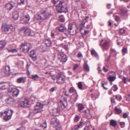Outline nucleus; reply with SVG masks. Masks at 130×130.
Wrapping results in <instances>:
<instances>
[{"instance_id": "nucleus-7", "label": "nucleus", "mask_w": 130, "mask_h": 130, "mask_svg": "<svg viewBox=\"0 0 130 130\" xmlns=\"http://www.w3.org/2000/svg\"><path fill=\"white\" fill-rule=\"evenodd\" d=\"M74 26L75 25L72 24H69L68 26V33L69 32L72 35H74L76 33L77 28H74Z\"/></svg>"}, {"instance_id": "nucleus-19", "label": "nucleus", "mask_w": 130, "mask_h": 130, "mask_svg": "<svg viewBox=\"0 0 130 130\" xmlns=\"http://www.w3.org/2000/svg\"><path fill=\"white\" fill-rule=\"evenodd\" d=\"M9 25L4 23L2 25V29L3 31L7 32L9 30Z\"/></svg>"}, {"instance_id": "nucleus-32", "label": "nucleus", "mask_w": 130, "mask_h": 130, "mask_svg": "<svg viewBox=\"0 0 130 130\" xmlns=\"http://www.w3.org/2000/svg\"><path fill=\"white\" fill-rule=\"evenodd\" d=\"M115 111L116 113L117 114L121 113L122 111V110L118 108L116 106L115 107Z\"/></svg>"}, {"instance_id": "nucleus-45", "label": "nucleus", "mask_w": 130, "mask_h": 130, "mask_svg": "<svg viewBox=\"0 0 130 130\" xmlns=\"http://www.w3.org/2000/svg\"><path fill=\"white\" fill-rule=\"evenodd\" d=\"M6 89L5 85L2 83H0V89L3 90Z\"/></svg>"}, {"instance_id": "nucleus-36", "label": "nucleus", "mask_w": 130, "mask_h": 130, "mask_svg": "<svg viewBox=\"0 0 130 130\" xmlns=\"http://www.w3.org/2000/svg\"><path fill=\"white\" fill-rule=\"evenodd\" d=\"M8 52H11L12 53L15 52H17V50L15 48L14 49H7Z\"/></svg>"}, {"instance_id": "nucleus-24", "label": "nucleus", "mask_w": 130, "mask_h": 130, "mask_svg": "<svg viewBox=\"0 0 130 130\" xmlns=\"http://www.w3.org/2000/svg\"><path fill=\"white\" fill-rule=\"evenodd\" d=\"M15 101V100L13 98L11 97L7 98L5 100L6 102L8 104L12 103Z\"/></svg>"}, {"instance_id": "nucleus-22", "label": "nucleus", "mask_w": 130, "mask_h": 130, "mask_svg": "<svg viewBox=\"0 0 130 130\" xmlns=\"http://www.w3.org/2000/svg\"><path fill=\"white\" fill-rule=\"evenodd\" d=\"M51 124L54 125L55 126H57L59 123V121L55 118H52L51 120Z\"/></svg>"}, {"instance_id": "nucleus-8", "label": "nucleus", "mask_w": 130, "mask_h": 130, "mask_svg": "<svg viewBox=\"0 0 130 130\" xmlns=\"http://www.w3.org/2000/svg\"><path fill=\"white\" fill-rule=\"evenodd\" d=\"M62 98H63V100H60V102L59 103V107L60 109H64L67 105V98L62 97Z\"/></svg>"}, {"instance_id": "nucleus-34", "label": "nucleus", "mask_w": 130, "mask_h": 130, "mask_svg": "<svg viewBox=\"0 0 130 130\" xmlns=\"http://www.w3.org/2000/svg\"><path fill=\"white\" fill-rule=\"evenodd\" d=\"M84 107L83 105L81 104H79L78 105V110L79 111H80L83 110Z\"/></svg>"}, {"instance_id": "nucleus-50", "label": "nucleus", "mask_w": 130, "mask_h": 130, "mask_svg": "<svg viewBox=\"0 0 130 130\" xmlns=\"http://www.w3.org/2000/svg\"><path fill=\"white\" fill-rule=\"evenodd\" d=\"M120 124L122 128L124 127L125 125V123L124 122H121L120 123Z\"/></svg>"}, {"instance_id": "nucleus-40", "label": "nucleus", "mask_w": 130, "mask_h": 130, "mask_svg": "<svg viewBox=\"0 0 130 130\" xmlns=\"http://www.w3.org/2000/svg\"><path fill=\"white\" fill-rule=\"evenodd\" d=\"M80 119V117L78 115H76L74 119V121L75 122H78Z\"/></svg>"}, {"instance_id": "nucleus-4", "label": "nucleus", "mask_w": 130, "mask_h": 130, "mask_svg": "<svg viewBox=\"0 0 130 130\" xmlns=\"http://www.w3.org/2000/svg\"><path fill=\"white\" fill-rule=\"evenodd\" d=\"M13 112V110H6L3 113L0 112L1 116L6 121H8L11 118Z\"/></svg>"}, {"instance_id": "nucleus-29", "label": "nucleus", "mask_w": 130, "mask_h": 130, "mask_svg": "<svg viewBox=\"0 0 130 130\" xmlns=\"http://www.w3.org/2000/svg\"><path fill=\"white\" fill-rule=\"evenodd\" d=\"M25 82V79L23 77L19 78L17 79V82L18 83H24Z\"/></svg>"}, {"instance_id": "nucleus-41", "label": "nucleus", "mask_w": 130, "mask_h": 130, "mask_svg": "<svg viewBox=\"0 0 130 130\" xmlns=\"http://www.w3.org/2000/svg\"><path fill=\"white\" fill-rule=\"evenodd\" d=\"M82 25L83 26V27H84V28L85 27V28H89L90 27V26L88 24L87 22L85 24V25H84V27L82 23H81V24L80 25L81 26H82Z\"/></svg>"}, {"instance_id": "nucleus-15", "label": "nucleus", "mask_w": 130, "mask_h": 130, "mask_svg": "<svg viewBox=\"0 0 130 130\" xmlns=\"http://www.w3.org/2000/svg\"><path fill=\"white\" fill-rule=\"evenodd\" d=\"M15 5L14 2H12L6 4L5 7L8 10H10L12 9Z\"/></svg>"}, {"instance_id": "nucleus-64", "label": "nucleus", "mask_w": 130, "mask_h": 130, "mask_svg": "<svg viewBox=\"0 0 130 130\" xmlns=\"http://www.w3.org/2000/svg\"><path fill=\"white\" fill-rule=\"evenodd\" d=\"M51 36L52 38H55V35L54 33H52L51 34Z\"/></svg>"}, {"instance_id": "nucleus-37", "label": "nucleus", "mask_w": 130, "mask_h": 130, "mask_svg": "<svg viewBox=\"0 0 130 130\" xmlns=\"http://www.w3.org/2000/svg\"><path fill=\"white\" fill-rule=\"evenodd\" d=\"M25 3L24 0H20L18 1V4L19 5H22L24 4Z\"/></svg>"}, {"instance_id": "nucleus-43", "label": "nucleus", "mask_w": 130, "mask_h": 130, "mask_svg": "<svg viewBox=\"0 0 130 130\" xmlns=\"http://www.w3.org/2000/svg\"><path fill=\"white\" fill-rule=\"evenodd\" d=\"M77 86L79 89L80 90H82L83 89L82 85L81 82H79L78 83Z\"/></svg>"}, {"instance_id": "nucleus-9", "label": "nucleus", "mask_w": 130, "mask_h": 130, "mask_svg": "<svg viewBox=\"0 0 130 130\" xmlns=\"http://www.w3.org/2000/svg\"><path fill=\"white\" fill-rule=\"evenodd\" d=\"M21 32L24 35H26L27 36H31L32 35L31 31L30 29L27 27H23L21 30Z\"/></svg>"}, {"instance_id": "nucleus-59", "label": "nucleus", "mask_w": 130, "mask_h": 130, "mask_svg": "<svg viewBox=\"0 0 130 130\" xmlns=\"http://www.w3.org/2000/svg\"><path fill=\"white\" fill-rule=\"evenodd\" d=\"M123 80L124 83H126V78L124 77L123 79Z\"/></svg>"}, {"instance_id": "nucleus-48", "label": "nucleus", "mask_w": 130, "mask_h": 130, "mask_svg": "<svg viewBox=\"0 0 130 130\" xmlns=\"http://www.w3.org/2000/svg\"><path fill=\"white\" fill-rule=\"evenodd\" d=\"M39 77V76L37 75H32L31 76V78L32 79H34V80H36V78H38Z\"/></svg>"}, {"instance_id": "nucleus-44", "label": "nucleus", "mask_w": 130, "mask_h": 130, "mask_svg": "<svg viewBox=\"0 0 130 130\" xmlns=\"http://www.w3.org/2000/svg\"><path fill=\"white\" fill-rule=\"evenodd\" d=\"M15 28L12 26V24L9 25V30L12 31H14L15 30Z\"/></svg>"}, {"instance_id": "nucleus-16", "label": "nucleus", "mask_w": 130, "mask_h": 130, "mask_svg": "<svg viewBox=\"0 0 130 130\" xmlns=\"http://www.w3.org/2000/svg\"><path fill=\"white\" fill-rule=\"evenodd\" d=\"M69 91L70 93H74L73 95L74 96V98L75 100H77V99L78 95L75 88L73 87H71L69 90Z\"/></svg>"}, {"instance_id": "nucleus-17", "label": "nucleus", "mask_w": 130, "mask_h": 130, "mask_svg": "<svg viewBox=\"0 0 130 130\" xmlns=\"http://www.w3.org/2000/svg\"><path fill=\"white\" fill-rule=\"evenodd\" d=\"M30 55L33 61H35L37 60V57L35 50H31L30 52Z\"/></svg>"}, {"instance_id": "nucleus-35", "label": "nucleus", "mask_w": 130, "mask_h": 130, "mask_svg": "<svg viewBox=\"0 0 130 130\" xmlns=\"http://www.w3.org/2000/svg\"><path fill=\"white\" fill-rule=\"evenodd\" d=\"M116 78L114 76H109L108 78V79L110 82H112Z\"/></svg>"}, {"instance_id": "nucleus-52", "label": "nucleus", "mask_w": 130, "mask_h": 130, "mask_svg": "<svg viewBox=\"0 0 130 130\" xmlns=\"http://www.w3.org/2000/svg\"><path fill=\"white\" fill-rule=\"evenodd\" d=\"M120 18L118 16L116 15L115 16V20L117 21H119L120 20Z\"/></svg>"}, {"instance_id": "nucleus-58", "label": "nucleus", "mask_w": 130, "mask_h": 130, "mask_svg": "<svg viewBox=\"0 0 130 130\" xmlns=\"http://www.w3.org/2000/svg\"><path fill=\"white\" fill-rule=\"evenodd\" d=\"M111 4H108L107 5V8L108 9H110L111 7Z\"/></svg>"}, {"instance_id": "nucleus-57", "label": "nucleus", "mask_w": 130, "mask_h": 130, "mask_svg": "<svg viewBox=\"0 0 130 130\" xmlns=\"http://www.w3.org/2000/svg\"><path fill=\"white\" fill-rule=\"evenodd\" d=\"M78 65L77 64H75L74 66L73 67V70H75L76 68H77L78 67Z\"/></svg>"}, {"instance_id": "nucleus-26", "label": "nucleus", "mask_w": 130, "mask_h": 130, "mask_svg": "<svg viewBox=\"0 0 130 130\" xmlns=\"http://www.w3.org/2000/svg\"><path fill=\"white\" fill-rule=\"evenodd\" d=\"M19 13L18 11H14L13 13V17L15 20H17L19 17Z\"/></svg>"}, {"instance_id": "nucleus-49", "label": "nucleus", "mask_w": 130, "mask_h": 130, "mask_svg": "<svg viewBox=\"0 0 130 130\" xmlns=\"http://www.w3.org/2000/svg\"><path fill=\"white\" fill-rule=\"evenodd\" d=\"M125 32V30L123 28L120 29L119 30V33L120 34L122 35Z\"/></svg>"}, {"instance_id": "nucleus-31", "label": "nucleus", "mask_w": 130, "mask_h": 130, "mask_svg": "<svg viewBox=\"0 0 130 130\" xmlns=\"http://www.w3.org/2000/svg\"><path fill=\"white\" fill-rule=\"evenodd\" d=\"M6 44V42L5 41H0V50L2 49Z\"/></svg>"}, {"instance_id": "nucleus-2", "label": "nucleus", "mask_w": 130, "mask_h": 130, "mask_svg": "<svg viewBox=\"0 0 130 130\" xmlns=\"http://www.w3.org/2000/svg\"><path fill=\"white\" fill-rule=\"evenodd\" d=\"M53 4L56 6V9L59 12H66L68 11L67 7V4L63 1H60L57 5H56V3H58V1L56 2L55 0H53Z\"/></svg>"}, {"instance_id": "nucleus-6", "label": "nucleus", "mask_w": 130, "mask_h": 130, "mask_svg": "<svg viewBox=\"0 0 130 130\" xmlns=\"http://www.w3.org/2000/svg\"><path fill=\"white\" fill-rule=\"evenodd\" d=\"M43 105L42 104L38 103L36 105L34 106V109L33 110V112L34 114L41 112L42 110Z\"/></svg>"}, {"instance_id": "nucleus-62", "label": "nucleus", "mask_w": 130, "mask_h": 130, "mask_svg": "<svg viewBox=\"0 0 130 130\" xmlns=\"http://www.w3.org/2000/svg\"><path fill=\"white\" fill-rule=\"evenodd\" d=\"M111 102L112 103H115V102L114 99H111Z\"/></svg>"}, {"instance_id": "nucleus-12", "label": "nucleus", "mask_w": 130, "mask_h": 130, "mask_svg": "<svg viewBox=\"0 0 130 130\" xmlns=\"http://www.w3.org/2000/svg\"><path fill=\"white\" fill-rule=\"evenodd\" d=\"M10 92L14 97H17L20 91L16 88H12L10 90Z\"/></svg>"}, {"instance_id": "nucleus-38", "label": "nucleus", "mask_w": 130, "mask_h": 130, "mask_svg": "<svg viewBox=\"0 0 130 130\" xmlns=\"http://www.w3.org/2000/svg\"><path fill=\"white\" fill-rule=\"evenodd\" d=\"M121 14L123 15H124L126 13L127 11L126 10L122 9L120 10Z\"/></svg>"}, {"instance_id": "nucleus-51", "label": "nucleus", "mask_w": 130, "mask_h": 130, "mask_svg": "<svg viewBox=\"0 0 130 130\" xmlns=\"http://www.w3.org/2000/svg\"><path fill=\"white\" fill-rule=\"evenodd\" d=\"M113 87L114 88L113 89V91H116L118 89V88L116 85H114L113 86Z\"/></svg>"}, {"instance_id": "nucleus-33", "label": "nucleus", "mask_w": 130, "mask_h": 130, "mask_svg": "<svg viewBox=\"0 0 130 130\" xmlns=\"http://www.w3.org/2000/svg\"><path fill=\"white\" fill-rule=\"evenodd\" d=\"M84 67L85 70L88 72L89 71V68L87 63H85L84 65Z\"/></svg>"}, {"instance_id": "nucleus-42", "label": "nucleus", "mask_w": 130, "mask_h": 130, "mask_svg": "<svg viewBox=\"0 0 130 130\" xmlns=\"http://www.w3.org/2000/svg\"><path fill=\"white\" fill-rule=\"evenodd\" d=\"M89 18L88 16L86 17L85 19L83 20V22H82V24L84 27V25L87 22V19H88Z\"/></svg>"}, {"instance_id": "nucleus-30", "label": "nucleus", "mask_w": 130, "mask_h": 130, "mask_svg": "<svg viewBox=\"0 0 130 130\" xmlns=\"http://www.w3.org/2000/svg\"><path fill=\"white\" fill-rule=\"evenodd\" d=\"M110 124L111 126L115 127L117 123L116 121L112 119L110 121Z\"/></svg>"}, {"instance_id": "nucleus-54", "label": "nucleus", "mask_w": 130, "mask_h": 130, "mask_svg": "<svg viewBox=\"0 0 130 130\" xmlns=\"http://www.w3.org/2000/svg\"><path fill=\"white\" fill-rule=\"evenodd\" d=\"M77 56L78 58H81L82 57V54L80 53H78L77 55Z\"/></svg>"}, {"instance_id": "nucleus-5", "label": "nucleus", "mask_w": 130, "mask_h": 130, "mask_svg": "<svg viewBox=\"0 0 130 130\" xmlns=\"http://www.w3.org/2000/svg\"><path fill=\"white\" fill-rule=\"evenodd\" d=\"M31 48V44L29 43H24L21 44L20 49L24 52H28Z\"/></svg>"}, {"instance_id": "nucleus-3", "label": "nucleus", "mask_w": 130, "mask_h": 130, "mask_svg": "<svg viewBox=\"0 0 130 130\" xmlns=\"http://www.w3.org/2000/svg\"><path fill=\"white\" fill-rule=\"evenodd\" d=\"M51 78L54 80H56V83L58 84L64 83L66 80V76L60 73L57 74L56 76L54 75L52 76Z\"/></svg>"}, {"instance_id": "nucleus-10", "label": "nucleus", "mask_w": 130, "mask_h": 130, "mask_svg": "<svg viewBox=\"0 0 130 130\" xmlns=\"http://www.w3.org/2000/svg\"><path fill=\"white\" fill-rule=\"evenodd\" d=\"M30 19V17L29 15L27 14L23 16L21 18L20 22L22 24H26L28 23Z\"/></svg>"}, {"instance_id": "nucleus-46", "label": "nucleus", "mask_w": 130, "mask_h": 130, "mask_svg": "<svg viewBox=\"0 0 130 130\" xmlns=\"http://www.w3.org/2000/svg\"><path fill=\"white\" fill-rule=\"evenodd\" d=\"M108 66L104 67L103 68V70L105 72H107L108 71Z\"/></svg>"}, {"instance_id": "nucleus-28", "label": "nucleus", "mask_w": 130, "mask_h": 130, "mask_svg": "<svg viewBox=\"0 0 130 130\" xmlns=\"http://www.w3.org/2000/svg\"><path fill=\"white\" fill-rule=\"evenodd\" d=\"M10 71V68L8 66H6L4 70V72L6 74H9Z\"/></svg>"}, {"instance_id": "nucleus-1", "label": "nucleus", "mask_w": 130, "mask_h": 130, "mask_svg": "<svg viewBox=\"0 0 130 130\" xmlns=\"http://www.w3.org/2000/svg\"><path fill=\"white\" fill-rule=\"evenodd\" d=\"M51 12L50 8H46L44 12L36 15L34 18V20L36 22H39L47 20L51 15Z\"/></svg>"}, {"instance_id": "nucleus-63", "label": "nucleus", "mask_w": 130, "mask_h": 130, "mask_svg": "<svg viewBox=\"0 0 130 130\" xmlns=\"http://www.w3.org/2000/svg\"><path fill=\"white\" fill-rule=\"evenodd\" d=\"M116 52L115 50L111 48L110 50V52Z\"/></svg>"}, {"instance_id": "nucleus-53", "label": "nucleus", "mask_w": 130, "mask_h": 130, "mask_svg": "<svg viewBox=\"0 0 130 130\" xmlns=\"http://www.w3.org/2000/svg\"><path fill=\"white\" fill-rule=\"evenodd\" d=\"M128 115L126 113H124L123 115V117L124 118H126L127 117Z\"/></svg>"}, {"instance_id": "nucleus-14", "label": "nucleus", "mask_w": 130, "mask_h": 130, "mask_svg": "<svg viewBox=\"0 0 130 130\" xmlns=\"http://www.w3.org/2000/svg\"><path fill=\"white\" fill-rule=\"evenodd\" d=\"M20 103L22 107H27L29 103V101L27 99H24L21 101Z\"/></svg>"}, {"instance_id": "nucleus-47", "label": "nucleus", "mask_w": 130, "mask_h": 130, "mask_svg": "<svg viewBox=\"0 0 130 130\" xmlns=\"http://www.w3.org/2000/svg\"><path fill=\"white\" fill-rule=\"evenodd\" d=\"M36 99V96L34 95H32L30 97V99L32 101H35Z\"/></svg>"}, {"instance_id": "nucleus-39", "label": "nucleus", "mask_w": 130, "mask_h": 130, "mask_svg": "<svg viewBox=\"0 0 130 130\" xmlns=\"http://www.w3.org/2000/svg\"><path fill=\"white\" fill-rule=\"evenodd\" d=\"M122 52L123 55H124L127 52V48H123L122 50Z\"/></svg>"}, {"instance_id": "nucleus-20", "label": "nucleus", "mask_w": 130, "mask_h": 130, "mask_svg": "<svg viewBox=\"0 0 130 130\" xmlns=\"http://www.w3.org/2000/svg\"><path fill=\"white\" fill-rule=\"evenodd\" d=\"M85 125V123L82 120L80 122L79 124L77 125H75L74 127V128L75 130H77L82 128Z\"/></svg>"}, {"instance_id": "nucleus-61", "label": "nucleus", "mask_w": 130, "mask_h": 130, "mask_svg": "<svg viewBox=\"0 0 130 130\" xmlns=\"http://www.w3.org/2000/svg\"><path fill=\"white\" fill-rule=\"evenodd\" d=\"M59 21L61 22H64L65 21V19L63 18H60L59 19Z\"/></svg>"}, {"instance_id": "nucleus-18", "label": "nucleus", "mask_w": 130, "mask_h": 130, "mask_svg": "<svg viewBox=\"0 0 130 130\" xmlns=\"http://www.w3.org/2000/svg\"><path fill=\"white\" fill-rule=\"evenodd\" d=\"M110 47L109 42L107 41H105L102 45V47L103 51L108 50Z\"/></svg>"}, {"instance_id": "nucleus-27", "label": "nucleus", "mask_w": 130, "mask_h": 130, "mask_svg": "<svg viewBox=\"0 0 130 130\" xmlns=\"http://www.w3.org/2000/svg\"><path fill=\"white\" fill-rule=\"evenodd\" d=\"M53 115L54 116H57L60 114V110L58 109L53 110Z\"/></svg>"}, {"instance_id": "nucleus-11", "label": "nucleus", "mask_w": 130, "mask_h": 130, "mask_svg": "<svg viewBox=\"0 0 130 130\" xmlns=\"http://www.w3.org/2000/svg\"><path fill=\"white\" fill-rule=\"evenodd\" d=\"M56 28L57 30L63 32L67 36L68 34V31L63 25H60L59 26L56 27Z\"/></svg>"}, {"instance_id": "nucleus-21", "label": "nucleus", "mask_w": 130, "mask_h": 130, "mask_svg": "<svg viewBox=\"0 0 130 130\" xmlns=\"http://www.w3.org/2000/svg\"><path fill=\"white\" fill-rule=\"evenodd\" d=\"M80 25V32L82 35L83 36L87 35L90 32L89 30H86L83 28V27H81Z\"/></svg>"}, {"instance_id": "nucleus-25", "label": "nucleus", "mask_w": 130, "mask_h": 130, "mask_svg": "<svg viewBox=\"0 0 130 130\" xmlns=\"http://www.w3.org/2000/svg\"><path fill=\"white\" fill-rule=\"evenodd\" d=\"M41 127L42 129H44L47 127L46 123L45 120H43L41 121L40 122Z\"/></svg>"}, {"instance_id": "nucleus-23", "label": "nucleus", "mask_w": 130, "mask_h": 130, "mask_svg": "<svg viewBox=\"0 0 130 130\" xmlns=\"http://www.w3.org/2000/svg\"><path fill=\"white\" fill-rule=\"evenodd\" d=\"M43 42L48 47H49L51 45L52 42L50 40L48 39H44L43 41Z\"/></svg>"}, {"instance_id": "nucleus-56", "label": "nucleus", "mask_w": 130, "mask_h": 130, "mask_svg": "<svg viewBox=\"0 0 130 130\" xmlns=\"http://www.w3.org/2000/svg\"><path fill=\"white\" fill-rule=\"evenodd\" d=\"M91 54L92 55H93V54L95 53V51L94 50H92L91 51Z\"/></svg>"}, {"instance_id": "nucleus-60", "label": "nucleus", "mask_w": 130, "mask_h": 130, "mask_svg": "<svg viewBox=\"0 0 130 130\" xmlns=\"http://www.w3.org/2000/svg\"><path fill=\"white\" fill-rule=\"evenodd\" d=\"M24 129H25L24 127H21L19 128H17V130H19V129L20 130H22V129L23 130Z\"/></svg>"}, {"instance_id": "nucleus-13", "label": "nucleus", "mask_w": 130, "mask_h": 130, "mask_svg": "<svg viewBox=\"0 0 130 130\" xmlns=\"http://www.w3.org/2000/svg\"><path fill=\"white\" fill-rule=\"evenodd\" d=\"M60 51V52L58 54V58L60 59L61 61L64 62L66 61L67 60L66 55H64L63 53L61 52V51Z\"/></svg>"}, {"instance_id": "nucleus-55", "label": "nucleus", "mask_w": 130, "mask_h": 130, "mask_svg": "<svg viewBox=\"0 0 130 130\" xmlns=\"http://www.w3.org/2000/svg\"><path fill=\"white\" fill-rule=\"evenodd\" d=\"M55 87H53L50 89V91L51 92H53L55 90Z\"/></svg>"}]
</instances>
